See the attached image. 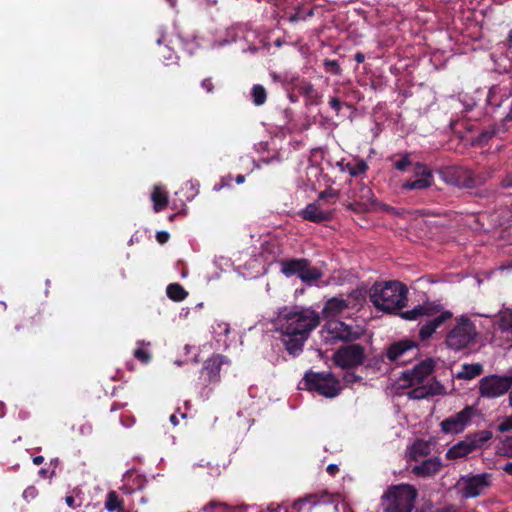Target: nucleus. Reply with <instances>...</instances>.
I'll return each mask as SVG.
<instances>
[{"label": "nucleus", "instance_id": "1", "mask_svg": "<svg viewBox=\"0 0 512 512\" xmlns=\"http://www.w3.org/2000/svg\"><path fill=\"white\" fill-rule=\"evenodd\" d=\"M320 324L317 312L310 308L284 307L278 314L277 331L286 351L293 357L303 352L310 333Z\"/></svg>", "mask_w": 512, "mask_h": 512}, {"label": "nucleus", "instance_id": "2", "mask_svg": "<svg viewBox=\"0 0 512 512\" xmlns=\"http://www.w3.org/2000/svg\"><path fill=\"white\" fill-rule=\"evenodd\" d=\"M327 332L333 339L348 343L339 347L333 356L334 363L343 369H353L364 364L365 347L353 343L364 335V329L359 325H348L343 321H330Z\"/></svg>", "mask_w": 512, "mask_h": 512}, {"label": "nucleus", "instance_id": "3", "mask_svg": "<svg viewBox=\"0 0 512 512\" xmlns=\"http://www.w3.org/2000/svg\"><path fill=\"white\" fill-rule=\"evenodd\" d=\"M407 294V287L399 281L375 283L370 290V300L377 309L395 313L405 306Z\"/></svg>", "mask_w": 512, "mask_h": 512}, {"label": "nucleus", "instance_id": "4", "mask_svg": "<svg viewBox=\"0 0 512 512\" xmlns=\"http://www.w3.org/2000/svg\"><path fill=\"white\" fill-rule=\"evenodd\" d=\"M440 306L431 302L415 306L408 311L399 312L401 318L409 321L419 320L422 317H433L427 320L419 330V338L424 341L429 339L436 330L441 327L446 321L452 318V313L448 310L442 311L439 315Z\"/></svg>", "mask_w": 512, "mask_h": 512}, {"label": "nucleus", "instance_id": "5", "mask_svg": "<svg viewBox=\"0 0 512 512\" xmlns=\"http://www.w3.org/2000/svg\"><path fill=\"white\" fill-rule=\"evenodd\" d=\"M418 497V490L408 483L387 487L381 496L383 512H412Z\"/></svg>", "mask_w": 512, "mask_h": 512}, {"label": "nucleus", "instance_id": "6", "mask_svg": "<svg viewBox=\"0 0 512 512\" xmlns=\"http://www.w3.org/2000/svg\"><path fill=\"white\" fill-rule=\"evenodd\" d=\"M303 382L308 391L317 392L326 398H334L341 391L339 380L330 372L308 371L304 375Z\"/></svg>", "mask_w": 512, "mask_h": 512}, {"label": "nucleus", "instance_id": "7", "mask_svg": "<svg viewBox=\"0 0 512 512\" xmlns=\"http://www.w3.org/2000/svg\"><path fill=\"white\" fill-rule=\"evenodd\" d=\"M477 335L475 324L469 318L463 316L449 331L445 342L449 348L459 351L474 342Z\"/></svg>", "mask_w": 512, "mask_h": 512}, {"label": "nucleus", "instance_id": "8", "mask_svg": "<svg viewBox=\"0 0 512 512\" xmlns=\"http://www.w3.org/2000/svg\"><path fill=\"white\" fill-rule=\"evenodd\" d=\"M492 437L493 434L490 430H480L469 434L464 440L450 447L446 453V457L451 460L466 457L473 451L481 449Z\"/></svg>", "mask_w": 512, "mask_h": 512}, {"label": "nucleus", "instance_id": "9", "mask_svg": "<svg viewBox=\"0 0 512 512\" xmlns=\"http://www.w3.org/2000/svg\"><path fill=\"white\" fill-rule=\"evenodd\" d=\"M492 475L484 472L481 474L463 475L458 480V487L464 499L476 498L484 494L491 485Z\"/></svg>", "mask_w": 512, "mask_h": 512}, {"label": "nucleus", "instance_id": "10", "mask_svg": "<svg viewBox=\"0 0 512 512\" xmlns=\"http://www.w3.org/2000/svg\"><path fill=\"white\" fill-rule=\"evenodd\" d=\"M512 387V376L489 375L479 381V394L485 398H497Z\"/></svg>", "mask_w": 512, "mask_h": 512}, {"label": "nucleus", "instance_id": "11", "mask_svg": "<svg viewBox=\"0 0 512 512\" xmlns=\"http://www.w3.org/2000/svg\"><path fill=\"white\" fill-rule=\"evenodd\" d=\"M441 178L449 185L471 189V170L462 166H449L440 171Z\"/></svg>", "mask_w": 512, "mask_h": 512}, {"label": "nucleus", "instance_id": "12", "mask_svg": "<svg viewBox=\"0 0 512 512\" xmlns=\"http://www.w3.org/2000/svg\"><path fill=\"white\" fill-rule=\"evenodd\" d=\"M475 414V409L472 406H466L461 411L454 415L446 418L440 424L442 432L448 433H460L462 432L468 423L471 421Z\"/></svg>", "mask_w": 512, "mask_h": 512}, {"label": "nucleus", "instance_id": "13", "mask_svg": "<svg viewBox=\"0 0 512 512\" xmlns=\"http://www.w3.org/2000/svg\"><path fill=\"white\" fill-rule=\"evenodd\" d=\"M225 363H228V359L221 354L213 355L207 359L200 371V379L203 380V384L219 383L221 367Z\"/></svg>", "mask_w": 512, "mask_h": 512}, {"label": "nucleus", "instance_id": "14", "mask_svg": "<svg viewBox=\"0 0 512 512\" xmlns=\"http://www.w3.org/2000/svg\"><path fill=\"white\" fill-rule=\"evenodd\" d=\"M434 361L431 358L425 359L415 365L411 370L402 373L401 380L407 383V386L419 385L433 372Z\"/></svg>", "mask_w": 512, "mask_h": 512}, {"label": "nucleus", "instance_id": "15", "mask_svg": "<svg viewBox=\"0 0 512 512\" xmlns=\"http://www.w3.org/2000/svg\"><path fill=\"white\" fill-rule=\"evenodd\" d=\"M415 174L417 179L408 180L402 184L403 190H424L431 187L434 183L432 171L422 163L415 165Z\"/></svg>", "mask_w": 512, "mask_h": 512}, {"label": "nucleus", "instance_id": "16", "mask_svg": "<svg viewBox=\"0 0 512 512\" xmlns=\"http://www.w3.org/2000/svg\"><path fill=\"white\" fill-rule=\"evenodd\" d=\"M355 201L349 205V208L353 211L369 210L376 206L377 201L374 193L370 187L365 184H361L357 192H355Z\"/></svg>", "mask_w": 512, "mask_h": 512}, {"label": "nucleus", "instance_id": "17", "mask_svg": "<svg viewBox=\"0 0 512 512\" xmlns=\"http://www.w3.org/2000/svg\"><path fill=\"white\" fill-rule=\"evenodd\" d=\"M416 342L410 339H403L392 343L386 351V356L391 362L399 361L403 356L413 350H417Z\"/></svg>", "mask_w": 512, "mask_h": 512}, {"label": "nucleus", "instance_id": "18", "mask_svg": "<svg viewBox=\"0 0 512 512\" xmlns=\"http://www.w3.org/2000/svg\"><path fill=\"white\" fill-rule=\"evenodd\" d=\"M441 467V459L438 457H432L413 466L411 472L417 477L427 478L436 475L441 470Z\"/></svg>", "mask_w": 512, "mask_h": 512}, {"label": "nucleus", "instance_id": "19", "mask_svg": "<svg viewBox=\"0 0 512 512\" xmlns=\"http://www.w3.org/2000/svg\"><path fill=\"white\" fill-rule=\"evenodd\" d=\"M301 216L304 220L314 223H322L331 219V213L321 210L316 203L308 204L301 212Z\"/></svg>", "mask_w": 512, "mask_h": 512}, {"label": "nucleus", "instance_id": "20", "mask_svg": "<svg viewBox=\"0 0 512 512\" xmlns=\"http://www.w3.org/2000/svg\"><path fill=\"white\" fill-rule=\"evenodd\" d=\"M281 272L286 277L297 275L299 277L302 269L307 266L306 258L285 259L280 262Z\"/></svg>", "mask_w": 512, "mask_h": 512}, {"label": "nucleus", "instance_id": "21", "mask_svg": "<svg viewBox=\"0 0 512 512\" xmlns=\"http://www.w3.org/2000/svg\"><path fill=\"white\" fill-rule=\"evenodd\" d=\"M323 507L324 505L317 501L314 495L300 498L292 505L294 512H320Z\"/></svg>", "mask_w": 512, "mask_h": 512}, {"label": "nucleus", "instance_id": "22", "mask_svg": "<svg viewBox=\"0 0 512 512\" xmlns=\"http://www.w3.org/2000/svg\"><path fill=\"white\" fill-rule=\"evenodd\" d=\"M442 385L435 381L434 384L430 385H422L419 387H415L411 391L408 392V396L410 399H425L429 396L439 395L441 394Z\"/></svg>", "mask_w": 512, "mask_h": 512}, {"label": "nucleus", "instance_id": "23", "mask_svg": "<svg viewBox=\"0 0 512 512\" xmlns=\"http://www.w3.org/2000/svg\"><path fill=\"white\" fill-rule=\"evenodd\" d=\"M20 323L15 326V329L19 331L21 328L33 329L40 324V313L36 310L23 309L19 315Z\"/></svg>", "mask_w": 512, "mask_h": 512}, {"label": "nucleus", "instance_id": "24", "mask_svg": "<svg viewBox=\"0 0 512 512\" xmlns=\"http://www.w3.org/2000/svg\"><path fill=\"white\" fill-rule=\"evenodd\" d=\"M348 308V302L344 299L333 297L329 299L323 308L326 317H335Z\"/></svg>", "mask_w": 512, "mask_h": 512}, {"label": "nucleus", "instance_id": "25", "mask_svg": "<svg viewBox=\"0 0 512 512\" xmlns=\"http://www.w3.org/2000/svg\"><path fill=\"white\" fill-rule=\"evenodd\" d=\"M484 371L481 363L463 364L461 370L457 373V379L461 380H472L475 377L481 375Z\"/></svg>", "mask_w": 512, "mask_h": 512}, {"label": "nucleus", "instance_id": "26", "mask_svg": "<svg viewBox=\"0 0 512 512\" xmlns=\"http://www.w3.org/2000/svg\"><path fill=\"white\" fill-rule=\"evenodd\" d=\"M322 277L323 272L317 267H312L310 260L307 259V266L306 268L302 269L299 275V279L303 283L311 285L320 280Z\"/></svg>", "mask_w": 512, "mask_h": 512}, {"label": "nucleus", "instance_id": "27", "mask_svg": "<svg viewBox=\"0 0 512 512\" xmlns=\"http://www.w3.org/2000/svg\"><path fill=\"white\" fill-rule=\"evenodd\" d=\"M298 92L307 99L310 104H318L320 95L309 81H301L297 85Z\"/></svg>", "mask_w": 512, "mask_h": 512}, {"label": "nucleus", "instance_id": "28", "mask_svg": "<svg viewBox=\"0 0 512 512\" xmlns=\"http://www.w3.org/2000/svg\"><path fill=\"white\" fill-rule=\"evenodd\" d=\"M504 132L502 124H493L486 128H484L478 136L474 140V144L478 146H484L486 145L490 139H492L495 135H497L499 132Z\"/></svg>", "mask_w": 512, "mask_h": 512}, {"label": "nucleus", "instance_id": "29", "mask_svg": "<svg viewBox=\"0 0 512 512\" xmlns=\"http://www.w3.org/2000/svg\"><path fill=\"white\" fill-rule=\"evenodd\" d=\"M410 152L397 153L389 156L388 160L393 162V167L401 172H405L412 165Z\"/></svg>", "mask_w": 512, "mask_h": 512}, {"label": "nucleus", "instance_id": "30", "mask_svg": "<svg viewBox=\"0 0 512 512\" xmlns=\"http://www.w3.org/2000/svg\"><path fill=\"white\" fill-rule=\"evenodd\" d=\"M430 453V445L424 440H416L410 448V460L419 461L420 458L426 457Z\"/></svg>", "mask_w": 512, "mask_h": 512}, {"label": "nucleus", "instance_id": "31", "mask_svg": "<svg viewBox=\"0 0 512 512\" xmlns=\"http://www.w3.org/2000/svg\"><path fill=\"white\" fill-rule=\"evenodd\" d=\"M155 212L162 211L168 204V195L160 186H155L151 195Z\"/></svg>", "mask_w": 512, "mask_h": 512}, {"label": "nucleus", "instance_id": "32", "mask_svg": "<svg viewBox=\"0 0 512 512\" xmlns=\"http://www.w3.org/2000/svg\"><path fill=\"white\" fill-rule=\"evenodd\" d=\"M105 509L109 512L123 511L124 500L119 496V494L116 491L111 490L107 493L105 500Z\"/></svg>", "mask_w": 512, "mask_h": 512}, {"label": "nucleus", "instance_id": "33", "mask_svg": "<svg viewBox=\"0 0 512 512\" xmlns=\"http://www.w3.org/2000/svg\"><path fill=\"white\" fill-rule=\"evenodd\" d=\"M236 507L219 499L210 500L204 507V512H234Z\"/></svg>", "mask_w": 512, "mask_h": 512}, {"label": "nucleus", "instance_id": "34", "mask_svg": "<svg viewBox=\"0 0 512 512\" xmlns=\"http://www.w3.org/2000/svg\"><path fill=\"white\" fill-rule=\"evenodd\" d=\"M168 298L175 302H181L188 296V292L179 283H171L166 288Z\"/></svg>", "mask_w": 512, "mask_h": 512}, {"label": "nucleus", "instance_id": "35", "mask_svg": "<svg viewBox=\"0 0 512 512\" xmlns=\"http://www.w3.org/2000/svg\"><path fill=\"white\" fill-rule=\"evenodd\" d=\"M251 99L255 106H262L267 101V91L261 84L253 85L251 89Z\"/></svg>", "mask_w": 512, "mask_h": 512}, {"label": "nucleus", "instance_id": "36", "mask_svg": "<svg viewBox=\"0 0 512 512\" xmlns=\"http://www.w3.org/2000/svg\"><path fill=\"white\" fill-rule=\"evenodd\" d=\"M369 169L368 164L363 159H358L355 163H347L343 170L349 172L352 177H357L365 174Z\"/></svg>", "mask_w": 512, "mask_h": 512}, {"label": "nucleus", "instance_id": "37", "mask_svg": "<svg viewBox=\"0 0 512 512\" xmlns=\"http://www.w3.org/2000/svg\"><path fill=\"white\" fill-rule=\"evenodd\" d=\"M493 175V171L490 169H484L478 172L471 170V189L484 185Z\"/></svg>", "mask_w": 512, "mask_h": 512}, {"label": "nucleus", "instance_id": "38", "mask_svg": "<svg viewBox=\"0 0 512 512\" xmlns=\"http://www.w3.org/2000/svg\"><path fill=\"white\" fill-rule=\"evenodd\" d=\"M323 67L326 73H330L335 76H340L342 74V69L337 60L325 59L323 61Z\"/></svg>", "mask_w": 512, "mask_h": 512}, {"label": "nucleus", "instance_id": "39", "mask_svg": "<svg viewBox=\"0 0 512 512\" xmlns=\"http://www.w3.org/2000/svg\"><path fill=\"white\" fill-rule=\"evenodd\" d=\"M133 355L137 360H139L143 364H148L151 360L150 352L142 347L135 349Z\"/></svg>", "mask_w": 512, "mask_h": 512}, {"label": "nucleus", "instance_id": "40", "mask_svg": "<svg viewBox=\"0 0 512 512\" xmlns=\"http://www.w3.org/2000/svg\"><path fill=\"white\" fill-rule=\"evenodd\" d=\"M39 495L38 489L34 485L28 486L22 493V497L26 502H31Z\"/></svg>", "mask_w": 512, "mask_h": 512}, {"label": "nucleus", "instance_id": "41", "mask_svg": "<svg viewBox=\"0 0 512 512\" xmlns=\"http://www.w3.org/2000/svg\"><path fill=\"white\" fill-rule=\"evenodd\" d=\"M497 430L501 433L512 431V415L505 417L498 425Z\"/></svg>", "mask_w": 512, "mask_h": 512}, {"label": "nucleus", "instance_id": "42", "mask_svg": "<svg viewBox=\"0 0 512 512\" xmlns=\"http://www.w3.org/2000/svg\"><path fill=\"white\" fill-rule=\"evenodd\" d=\"M339 195V192L337 190H334L332 188L326 189L319 193L318 198L320 200H328V199H336Z\"/></svg>", "mask_w": 512, "mask_h": 512}, {"label": "nucleus", "instance_id": "43", "mask_svg": "<svg viewBox=\"0 0 512 512\" xmlns=\"http://www.w3.org/2000/svg\"><path fill=\"white\" fill-rule=\"evenodd\" d=\"M343 380L347 384H354L362 381V377L354 372L348 371L343 375Z\"/></svg>", "mask_w": 512, "mask_h": 512}, {"label": "nucleus", "instance_id": "44", "mask_svg": "<svg viewBox=\"0 0 512 512\" xmlns=\"http://www.w3.org/2000/svg\"><path fill=\"white\" fill-rule=\"evenodd\" d=\"M503 454L507 457H512V436L506 437L502 441Z\"/></svg>", "mask_w": 512, "mask_h": 512}, {"label": "nucleus", "instance_id": "45", "mask_svg": "<svg viewBox=\"0 0 512 512\" xmlns=\"http://www.w3.org/2000/svg\"><path fill=\"white\" fill-rule=\"evenodd\" d=\"M201 87L207 92V93H213L214 91V84L211 77L205 78L201 82Z\"/></svg>", "mask_w": 512, "mask_h": 512}, {"label": "nucleus", "instance_id": "46", "mask_svg": "<svg viewBox=\"0 0 512 512\" xmlns=\"http://www.w3.org/2000/svg\"><path fill=\"white\" fill-rule=\"evenodd\" d=\"M330 107L338 114L342 107V102L337 97H332L329 100Z\"/></svg>", "mask_w": 512, "mask_h": 512}, {"label": "nucleus", "instance_id": "47", "mask_svg": "<svg viewBox=\"0 0 512 512\" xmlns=\"http://www.w3.org/2000/svg\"><path fill=\"white\" fill-rule=\"evenodd\" d=\"M501 326L505 329H512V312L501 319Z\"/></svg>", "mask_w": 512, "mask_h": 512}, {"label": "nucleus", "instance_id": "48", "mask_svg": "<svg viewBox=\"0 0 512 512\" xmlns=\"http://www.w3.org/2000/svg\"><path fill=\"white\" fill-rule=\"evenodd\" d=\"M170 238V235L168 232L166 231H158L156 233V240L160 243V244H165Z\"/></svg>", "mask_w": 512, "mask_h": 512}, {"label": "nucleus", "instance_id": "49", "mask_svg": "<svg viewBox=\"0 0 512 512\" xmlns=\"http://www.w3.org/2000/svg\"><path fill=\"white\" fill-rule=\"evenodd\" d=\"M65 502L72 509H76L81 506V502L77 503L74 495H67L65 497Z\"/></svg>", "mask_w": 512, "mask_h": 512}, {"label": "nucleus", "instance_id": "50", "mask_svg": "<svg viewBox=\"0 0 512 512\" xmlns=\"http://www.w3.org/2000/svg\"><path fill=\"white\" fill-rule=\"evenodd\" d=\"M501 187L502 188H505V189H510L512 188V172L511 173H508L502 180H501V183H500Z\"/></svg>", "mask_w": 512, "mask_h": 512}, {"label": "nucleus", "instance_id": "51", "mask_svg": "<svg viewBox=\"0 0 512 512\" xmlns=\"http://www.w3.org/2000/svg\"><path fill=\"white\" fill-rule=\"evenodd\" d=\"M38 474L41 478H51L54 475V471H49L46 468H42L38 471Z\"/></svg>", "mask_w": 512, "mask_h": 512}, {"label": "nucleus", "instance_id": "52", "mask_svg": "<svg viewBox=\"0 0 512 512\" xmlns=\"http://www.w3.org/2000/svg\"><path fill=\"white\" fill-rule=\"evenodd\" d=\"M326 470L331 476H335L339 472V468L336 464H329Z\"/></svg>", "mask_w": 512, "mask_h": 512}, {"label": "nucleus", "instance_id": "53", "mask_svg": "<svg viewBox=\"0 0 512 512\" xmlns=\"http://www.w3.org/2000/svg\"><path fill=\"white\" fill-rule=\"evenodd\" d=\"M355 61L360 64L365 61V54L362 52H357L354 56Z\"/></svg>", "mask_w": 512, "mask_h": 512}, {"label": "nucleus", "instance_id": "54", "mask_svg": "<svg viewBox=\"0 0 512 512\" xmlns=\"http://www.w3.org/2000/svg\"><path fill=\"white\" fill-rule=\"evenodd\" d=\"M502 470L507 473L508 475H512V461L507 462L503 467Z\"/></svg>", "mask_w": 512, "mask_h": 512}, {"label": "nucleus", "instance_id": "55", "mask_svg": "<svg viewBox=\"0 0 512 512\" xmlns=\"http://www.w3.org/2000/svg\"><path fill=\"white\" fill-rule=\"evenodd\" d=\"M44 462V457L43 456H35L33 457V463L35 465H41L42 463Z\"/></svg>", "mask_w": 512, "mask_h": 512}, {"label": "nucleus", "instance_id": "56", "mask_svg": "<svg viewBox=\"0 0 512 512\" xmlns=\"http://www.w3.org/2000/svg\"><path fill=\"white\" fill-rule=\"evenodd\" d=\"M284 114H285V117H286V119L288 121L292 119L293 112H292V110L290 108H286L284 110Z\"/></svg>", "mask_w": 512, "mask_h": 512}, {"label": "nucleus", "instance_id": "57", "mask_svg": "<svg viewBox=\"0 0 512 512\" xmlns=\"http://www.w3.org/2000/svg\"><path fill=\"white\" fill-rule=\"evenodd\" d=\"M170 422H171L174 426L178 425V423H179L178 417H177L175 414H172V415L170 416Z\"/></svg>", "mask_w": 512, "mask_h": 512}, {"label": "nucleus", "instance_id": "58", "mask_svg": "<svg viewBox=\"0 0 512 512\" xmlns=\"http://www.w3.org/2000/svg\"><path fill=\"white\" fill-rule=\"evenodd\" d=\"M244 181H245V176L244 175H242V174L237 175V177H236V183L237 184H242Z\"/></svg>", "mask_w": 512, "mask_h": 512}, {"label": "nucleus", "instance_id": "59", "mask_svg": "<svg viewBox=\"0 0 512 512\" xmlns=\"http://www.w3.org/2000/svg\"><path fill=\"white\" fill-rule=\"evenodd\" d=\"M288 98H289V100H290L291 102H293V103H295V102H297V101H298V97H297L296 95H294V94H289V95H288Z\"/></svg>", "mask_w": 512, "mask_h": 512}, {"label": "nucleus", "instance_id": "60", "mask_svg": "<svg viewBox=\"0 0 512 512\" xmlns=\"http://www.w3.org/2000/svg\"><path fill=\"white\" fill-rule=\"evenodd\" d=\"M507 41L512 44V29L508 32Z\"/></svg>", "mask_w": 512, "mask_h": 512}, {"label": "nucleus", "instance_id": "61", "mask_svg": "<svg viewBox=\"0 0 512 512\" xmlns=\"http://www.w3.org/2000/svg\"><path fill=\"white\" fill-rule=\"evenodd\" d=\"M171 7H175L177 0H166Z\"/></svg>", "mask_w": 512, "mask_h": 512}, {"label": "nucleus", "instance_id": "62", "mask_svg": "<svg viewBox=\"0 0 512 512\" xmlns=\"http://www.w3.org/2000/svg\"><path fill=\"white\" fill-rule=\"evenodd\" d=\"M436 512H451V508H443V509L437 510Z\"/></svg>", "mask_w": 512, "mask_h": 512}, {"label": "nucleus", "instance_id": "63", "mask_svg": "<svg viewBox=\"0 0 512 512\" xmlns=\"http://www.w3.org/2000/svg\"><path fill=\"white\" fill-rule=\"evenodd\" d=\"M117 409H119V405H118V404H116V403H114V404L112 405V407H111V411H114V410H117Z\"/></svg>", "mask_w": 512, "mask_h": 512}, {"label": "nucleus", "instance_id": "64", "mask_svg": "<svg viewBox=\"0 0 512 512\" xmlns=\"http://www.w3.org/2000/svg\"><path fill=\"white\" fill-rule=\"evenodd\" d=\"M73 493H74L76 496H77V495H79V494H80V489L75 488V489L73 490Z\"/></svg>", "mask_w": 512, "mask_h": 512}]
</instances>
